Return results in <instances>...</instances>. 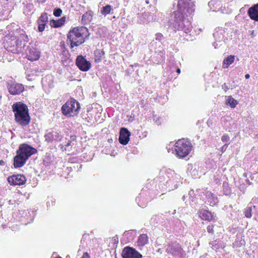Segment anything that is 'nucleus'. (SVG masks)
<instances>
[{
	"mask_svg": "<svg viewBox=\"0 0 258 258\" xmlns=\"http://www.w3.org/2000/svg\"><path fill=\"white\" fill-rule=\"evenodd\" d=\"M209 244L211 247L215 251L218 250L220 248H223V245H222V244L217 240L210 242Z\"/></svg>",
	"mask_w": 258,
	"mask_h": 258,
	"instance_id": "23",
	"label": "nucleus"
},
{
	"mask_svg": "<svg viewBox=\"0 0 258 258\" xmlns=\"http://www.w3.org/2000/svg\"><path fill=\"white\" fill-rule=\"evenodd\" d=\"M86 31V28L83 27L74 28L70 31L67 37L68 41L70 43L71 48L78 46L84 42Z\"/></svg>",
	"mask_w": 258,
	"mask_h": 258,
	"instance_id": "2",
	"label": "nucleus"
},
{
	"mask_svg": "<svg viewBox=\"0 0 258 258\" xmlns=\"http://www.w3.org/2000/svg\"><path fill=\"white\" fill-rule=\"evenodd\" d=\"M53 140L59 141H60L61 137L60 135H59V134L57 132H52Z\"/></svg>",
	"mask_w": 258,
	"mask_h": 258,
	"instance_id": "33",
	"label": "nucleus"
},
{
	"mask_svg": "<svg viewBox=\"0 0 258 258\" xmlns=\"http://www.w3.org/2000/svg\"><path fill=\"white\" fill-rule=\"evenodd\" d=\"M93 16L91 12H86L82 17V22L86 25L89 23L92 20Z\"/></svg>",
	"mask_w": 258,
	"mask_h": 258,
	"instance_id": "20",
	"label": "nucleus"
},
{
	"mask_svg": "<svg viewBox=\"0 0 258 258\" xmlns=\"http://www.w3.org/2000/svg\"><path fill=\"white\" fill-rule=\"evenodd\" d=\"M9 183L11 185H16V175H13L8 178Z\"/></svg>",
	"mask_w": 258,
	"mask_h": 258,
	"instance_id": "30",
	"label": "nucleus"
},
{
	"mask_svg": "<svg viewBox=\"0 0 258 258\" xmlns=\"http://www.w3.org/2000/svg\"><path fill=\"white\" fill-rule=\"evenodd\" d=\"M103 54V52L102 51L100 50H97L95 52V54L96 57H98L97 58H95V61L99 62L101 61V55Z\"/></svg>",
	"mask_w": 258,
	"mask_h": 258,
	"instance_id": "31",
	"label": "nucleus"
},
{
	"mask_svg": "<svg viewBox=\"0 0 258 258\" xmlns=\"http://www.w3.org/2000/svg\"><path fill=\"white\" fill-rule=\"evenodd\" d=\"M7 88L9 92L12 95L16 94V83L15 80L11 78V80H8Z\"/></svg>",
	"mask_w": 258,
	"mask_h": 258,
	"instance_id": "16",
	"label": "nucleus"
},
{
	"mask_svg": "<svg viewBox=\"0 0 258 258\" xmlns=\"http://www.w3.org/2000/svg\"><path fill=\"white\" fill-rule=\"evenodd\" d=\"M206 197L210 206H214L218 203L217 198L211 192H207Z\"/></svg>",
	"mask_w": 258,
	"mask_h": 258,
	"instance_id": "19",
	"label": "nucleus"
},
{
	"mask_svg": "<svg viewBox=\"0 0 258 258\" xmlns=\"http://www.w3.org/2000/svg\"><path fill=\"white\" fill-rule=\"evenodd\" d=\"M154 120L157 123H160V118L159 117H156V118L154 117Z\"/></svg>",
	"mask_w": 258,
	"mask_h": 258,
	"instance_id": "44",
	"label": "nucleus"
},
{
	"mask_svg": "<svg viewBox=\"0 0 258 258\" xmlns=\"http://www.w3.org/2000/svg\"><path fill=\"white\" fill-rule=\"evenodd\" d=\"M130 135L131 133L127 128H121L119 137V143L124 145H126L130 140Z\"/></svg>",
	"mask_w": 258,
	"mask_h": 258,
	"instance_id": "13",
	"label": "nucleus"
},
{
	"mask_svg": "<svg viewBox=\"0 0 258 258\" xmlns=\"http://www.w3.org/2000/svg\"><path fill=\"white\" fill-rule=\"evenodd\" d=\"M121 256L123 258H142V255L135 248L130 247H125L122 251Z\"/></svg>",
	"mask_w": 258,
	"mask_h": 258,
	"instance_id": "10",
	"label": "nucleus"
},
{
	"mask_svg": "<svg viewBox=\"0 0 258 258\" xmlns=\"http://www.w3.org/2000/svg\"><path fill=\"white\" fill-rule=\"evenodd\" d=\"M65 21H66V17H63L58 20H51L50 22V25H51V27H53L54 28L59 27L64 24Z\"/></svg>",
	"mask_w": 258,
	"mask_h": 258,
	"instance_id": "18",
	"label": "nucleus"
},
{
	"mask_svg": "<svg viewBox=\"0 0 258 258\" xmlns=\"http://www.w3.org/2000/svg\"><path fill=\"white\" fill-rule=\"evenodd\" d=\"M81 258H90V256L87 252H85Z\"/></svg>",
	"mask_w": 258,
	"mask_h": 258,
	"instance_id": "42",
	"label": "nucleus"
},
{
	"mask_svg": "<svg viewBox=\"0 0 258 258\" xmlns=\"http://www.w3.org/2000/svg\"><path fill=\"white\" fill-rule=\"evenodd\" d=\"M215 227V225H210L207 227V230L208 233L213 234L214 233Z\"/></svg>",
	"mask_w": 258,
	"mask_h": 258,
	"instance_id": "37",
	"label": "nucleus"
},
{
	"mask_svg": "<svg viewBox=\"0 0 258 258\" xmlns=\"http://www.w3.org/2000/svg\"><path fill=\"white\" fill-rule=\"evenodd\" d=\"M235 59L234 55H229L225 58L223 62V67L224 68H227L229 65L232 64Z\"/></svg>",
	"mask_w": 258,
	"mask_h": 258,
	"instance_id": "21",
	"label": "nucleus"
},
{
	"mask_svg": "<svg viewBox=\"0 0 258 258\" xmlns=\"http://www.w3.org/2000/svg\"><path fill=\"white\" fill-rule=\"evenodd\" d=\"M70 143H68V144L66 145V146H67V147H68V146L70 145Z\"/></svg>",
	"mask_w": 258,
	"mask_h": 258,
	"instance_id": "50",
	"label": "nucleus"
},
{
	"mask_svg": "<svg viewBox=\"0 0 258 258\" xmlns=\"http://www.w3.org/2000/svg\"><path fill=\"white\" fill-rule=\"evenodd\" d=\"M52 132H49L45 135V141L48 143L52 142L53 141Z\"/></svg>",
	"mask_w": 258,
	"mask_h": 258,
	"instance_id": "29",
	"label": "nucleus"
},
{
	"mask_svg": "<svg viewBox=\"0 0 258 258\" xmlns=\"http://www.w3.org/2000/svg\"><path fill=\"white\" fill-rule=\"evenodd\" d=\"M38 31L41 32L43 31L44 30L46 24L40 23H38Z\"/></svg>",
	"mask_w": 258,
	"mask_h": 258,
	"instance_id": "39",
	"label": "nucleus"
},
{
	"mask_svg": "<svg viewBox=\"0 0 258 258\" xmlns=\"http://www.w3.org/2000/svg\"><path fill=\"white\" fill-rule=\"evenodd\" d=\"M166 251L173 256L178 257L181 256L184 252L181 246L176 242L170 243L166 249Z\"/></svg>",
	"mask_w": 258,
	"mask_h": 258,
	"instance_id": "9",
	"label": "nucleus"
},
{
	"mask_svg": "<svg viewBox=\"0 0 258 258\" xmlns=\"http://www.w3.org/2000/svg\"><path fill=\"white\" fill-rule=\"evenodd\" d=\"M252 207H248L245 210V216L247 218H250L252 216Z\"/></svg>",
	"mask_w": 258,
	"mask_h": 258,
	"instance_id": "32",
	"label": "nucleus"
},
{
	"mask_svg": "<svg viewBox=\"0 0 258 258\" xmlns=\"http://www.w3.org/2000/svg\"><path fill=\"white\" fill-rule=\"evenodd\" d=\"M13 110L14 112L15 119L16 120V104H14L13 105Z\"/></svg>",
	"mask_w": 258,
	"mask_h": 258,
	"instance_id": "41",
	"label": "nucleus"
},
{
	"mask_svg": "<svg viewBox=\"0 0 258 258\" xmlns=\"http://www.w3.org/2000/svg\"><path fill=\"white\" fill-rule=\"evenodd\" d=\"M29 212H28V210L27 211L24 210L22 211H19V214L20 215V216L19 218H21V217L26 218L28 217V214Z\"/></svg>",
	"mask_w": 258,
	"mask_h": 258,
	"instance_id": "35",
	"label": "nucleus"
},
{
	"mask_svg": "<svg viewBox=\"0 0 258 258\" xmlns=\"http://www.w3.org/2000/svg\"><path fill=\"white\" fill-rule=\"evenodd\" d=\"M221 140L228 145L229 144L230 137L227 135H224L221 138Z\"/></svg>",
	"mask_w": 258,
	"mask_h": 258,
	"instance_id": "34",
	"label": "nucleus"
},
{
	"mask_svg": "<svg viewBox=\"0 0 258 258\" xmlns=\"http://www.w3.org/2000/svg\"><path fill=\"white\" fill-rule=\"evenodd\" d=\"M146 3L147 4H149V1H146Z\"/></svg>",
	"mask_w": 258,
	"mask_h": 258,
	"instance_id": "51",
	"label": "nucleus"
},
{
	"mask_svg": "<svg viewBox=\"0 0 258 258\" xmlns=\"http://www.w3.org/2000/svg\"><path fill=\"white\" fill-rule=\"evenodd\" d=\"M15 44H16V41H13L7 46V50L11 52L13 55L16 53V47L15 46Z\"/></svg>",
	"mask_w": 258,
	"mask_h": 258,
	"instance_id": "26",
	"label": "nucleus"
},
{
	"mask_svg": "<svg viewBox=\"0 0 258 258\" xmlns=\"http://www.w3.org/2000/svg\"><path fill=\"white\" fill-rule=\"evenodd\" d=\"M19 33L17 39V54L22 53L23 57L34 61L38 59L40 57V53L35 48L26 45V43L28 41V36L23 30L17 31Z\"/></svg>",
	"mask_w": 258,
	"mask_h": 258,
	"instance_id": "1",
	"label": "nucleus"
},
{
	"mask_svg": "<svg viewBox=\"0 0 258 258\" xmlns=\"http://www.w3.org/2000/svg\"><path fill=\"white\" fill-rule=\"evenodd\" d=\"M178 7L180 11L186 10L189 15L195 11V5L192 0H178Z\"/></svg>",
	"mask_w": 258,
	"mask_h": 258,
	"instance_id": "8",
	"label": "nucleus"
},
{
	"mask_svg": "<svg viewBox=\"0 0 258 258\" xmlns=\"http://www.w3.org/2000/svg\"><path fill=\"white\" fill-rule=\"evenodd\" d=\"M213 37L215 41L213 43L215 48L220 46L224 44V35H223V30L219 28L215 29V32L213 33Z\"/></svg>",
	"mask_w": 258,
	"mask_h": 258,
	"instance_id": "11",
	"label": "nucleus"
},
{
	"mask_svg": "<svg viewBox=\"0 0 258 258\" xmlns=\"http://www.w3.org/2000/svg\"><path fill=\"white\" fill-rule=\"evenodd\" d=\"M24 90V86L21 84H17V94L22 92Z\"/></svg>",
	"mask_w": 258,
	"mask_h": 258,
	"instance_id": "38",
	"label": "nucleus"
},
{
	"mask_svg": "<svg viewBox=\"0 0 258 258\" xmlns=\"http://www.w3.org/2000/svg\"><path fill=\"white\" fill-rule=\"evenodd\" d=\"M62 13V10L59 8H56L53 11V15L56 17H59Z\"/></svg>",
	"mask_w": 258,
	"mask_h": 258,
	"instance_id": "36",
	"label": "nucleus"
},
{
	"mask_svg": "<svg viewBox=\"0 0 258 258\" xmlns=\"http://www.w3.org/2000/svg\"><path fill=\"white\" fill-rule=\"evenodd\" d=\"M48 21V16L47 14L45 13H42L38 19L37 22L38 23H46Z\"/></svg>",
	"mask_w": 258,
	"mask_h": 258,
	"instance_id": "28",
	"label": "nucleus"
},
{
	"mask_svg": "<svg viewBox=\"0 0 258 258\" xmlns=\"http://www.w3.org/2000/svg\"><path fill=\"white\" fill-rule=\"evenodd\" d=\"M250 36H251V37L253 38L255 36V35L254 34V30H252L251 32V33H250Z\"/></svg>",
	"mask_w": 258,
	"mask_h": 258,
	"instance_id": "45",
	"label": "nucleus"
},
{
	"mask_svg": "<svg viewBox=\"0 0 258 258\" xmlns=\"http://www.w3.org/2000/svg\"><path fill=\"white\" fill-rule=\"evenodd\" d=\"M148 242V237L146 234H143L141 235L138 240V245L144 246Z\"/></svg>",
	"mask_w": 258,
	"mask_h": 258,
	"instance_id": "22",
	"label": "nucleus"
},
{
	"mask_svg": "<svg viewBox=\"0 0 258 258\" xmlns=\"http://www.w3.org/2000/svg\"><path fill=\"white\" fill-rule=\"evenodd\" d=\"M212 3V1L211 2H209V4H211Z\"/></svg>",
	"mask_w": 258,
	"mask_h": 258,
	"instance_id": "53",
	"label": "nucleus"
},
{
	"mask_svg": "<svg viewBox=\"0 0 258 258\" xmlns=\"http://www.w3.org/2000/svg\"><path fill=\"white\" fill-rule=\"evenodd\" d=\"M80 109V105L78 102L75 99L68 101L61 107V111L63 115L68 116H74L76 115Z\"/></svg>",
	"mask_w": 258,
	"mask_h": 258,
	"instance_id": "6",
	"label": "nucleus"
},
{
	"mask_svg": "<svg viewBox=\"0 0 258 258\" xmlns=\"http://www.w3.org/2000/svg\"><path fill=\"white\" fill-rule=\"evenodd\" d=\"M155 36H156V39L157 40H159V41H161L163 37V35H162V34H161L160 33H157L155 35Z\"/></svg>",
	"mask_w": 258,
	"mask_h": 258,
	"instance_id": "40",
	"label": "nucleus"
},
{
	"mask_svg": "<svg viewBox=\"0 0 258 258\" xmlns=\"http://www.w3.org/2000/svg\"><path fill=\"white\" fill-rule=\"evenodd\" d=\"M227 147V144H225L222 147V150H225L226 149Z\"/></svg>",
	"mask_w": 258,
	"mask_h": 258,
	"instance_id": "46",
	"label": "nucleus"
},
{
	"mask_svg": "<svg viewBox=\"0 0 258 258\" xmlns=\"http://www.w3.org/2000/svg\"><path fill=\"white\" fill-rule=\"evenodd\" d=\"M247 14L251 20L258 22V3L248 9Z\"/></svg>",
	"mask_w": 258,
	"mask_h": 258,
	"instance_id": "14",
	"label": "nucleus"
},
{
	"mask_svg": "<svg viewBox=\"0 0 258 258\" xmlns=\"http://www.w3.org/2000/svg\"><path fill=\"white\" fill-rule=\"evenodd\" d=\"M76 62L78 67L82 71H87L91 67L90 62L82 55L77 57Z\"/></svg>",
	"mask_w": 258,
	"mask_h": 258,
	"instance_id": "12",
	"label": "nucleus"
},
{
	"mask_svg": "<svg viewBox=\"0 0 258 258\" xmlns=\"http://www.w3.org/2000/svg\"><path fill=\"white\" fill-rule=\"evenodd\" d=\"M113 9L110 5H107L103 7L101 10V13L102 15L106 16L108 14L113 13Z\"/></svg>",
	"mask_w": 258,
	"mask_h": 258,
	"instance_id": "25",
	"label": "nucleus"
},
{
	"mask_svg": "<svg viewBox=\"0 0 258 258\" xmlns=\"http://www.w3.org/2000/svg\"><path fill=\"white\" fill-rule=\"evenodd\" d=\"M249 77H250V75H249V74H246V75H245V78L246 79H249Z\"/></svg>",
	"mask_w": 258,
	"mask_h": 258,
	"instance_id": "48",
	"label": "nucleus"
},
{
	"mask_svg": "<svg viewBox=\"0 0 258 258\" xmlns=\"http://www.w3.org/2000/svg\"><path fill=\"white\" fill-rule=\"evenodd\" d=\"M13 160H14L13 165L15 168H16V156L14 157Z\"/></svg>",
	"mask_w": 258,
	"mask_h": 258,
	"instance_id": "43",
	"label": "nucleus"
},
{
	"mask_svg": "<svg viewBox=\"0 0 258 258\" xmlns=\"http://www.w3.org/2000/svg\"><path fill=\"white\" fill-rule=\"evenodd\" d=\"M55 258H62V257H61L60 256H57V257H56Z\"/></svg>",
	"mask_w": 258,
	"mask_h": 258,
	"instance_id": "52",
	"label": "nucleus"
},
{
	"mask_svg": "<svg viewBox=\"0 0 258 258\" xmlns=\"http://www.w3.org/2000/svg\"><path fill=\"white\" fill-rule=\"evenodd\" d=\"M171 19L169 21V26L179 30L181 29V24L182 22L183 18L181 13L179 12H174L171 16Z\"/></svg>",
	"mask_w": 258,
	"mask_h": 258,
	"instance_id": "7",
	"label": "nucleus"
},
{
	"mask_svg": "<svg viewBox=\"0 0 258 258\" xmlns=\"http://www.w3.org/2000/svg\"><path fill=\"white\" fill-rule=\"evenodd\" d=\"M181 29L179 30H182L186 33L189 32L192 29V25L190 20L184 18L181 24Z\"/></svg>",
	"mask_w": 258,
	"mask_h": 258,
	"instance_id": "15",
	"label": "nucleus"
},
{
	"mask_svg": "<svg viewBox=\"0 0 258 258\" xmlns=\"http://www.w3.org/2000/svg\"><path fill=\"white\" fill-rule=\"evenodd\" d=\"M180 69L179 68H178L177 70H176V72L178 73V74H180Z\"/></svg>",
	"mask_w": 258,
	"mask_h": 258,
	"instance_id": "49",
	"label": "nucleus"
},
{
	"mask_svg": "<svg viewBox=\"0 0 258 258\" xmlns=\"http://www.w3.org/2000/svg\"><path fill=\"white\" fill-rule=\"evenodd\" d=\"M4 164H5L4 161H3V160H1L0 161V165H4Z\"/></svg>",
	"mask_w": 258,
	"mask_h": 258,
	"instance_id": "47",
	"label": "nucleus"
},
{
	"mask_svg": "<svg viewBox=\"0 0 258 258\" xmlns=\"http://www.w3.org/2000/svg\"><path fill=\"white\" fill-rule=\"evenodd\" d=\"M227 99L226 100V104L230 106L231 108H234L236 107L237 102L232 96H229L226 97Z\"/></svg>",
	"mask_w": 258,
	"mask_h": 258,
	"instance_id": "24",
	"label": "nucleus"
},
{
	"mask_svg": "<svg viewBox=\"0 0 258 258\" xmlns=\"http://www.w3.org/2000/svg\"><path fill=\"white\" fill-rule=\"evenodd\" d=\"M199 214V216L203 220L210 221L213 219V214L209 211L201 210Z\"/></svg>",
	"mask_w": 258,
	"mask_h": 258,
	"instance_id": "17",
	"label": "nucleus"
},
{
	"mask_svg": "<svg viewBox=\"0 0 258 258\" xmlns=\"http://www.w3.org/2000/svg\"><path fill=\"white\" fill-rule=\"evenodd\" d=\"M26 178L24 175L17 174V185H23L25 183Z\"/></svg>",
	"mask_w": 258,
	"mask_h": 258,
	"instance_id": "27",
	"label": "nucleus"
},
{
	"mask_svg": "<svg viewBox=\"0 0 258 258\" xmlns=\"http://www.w3.org/2000/svg\"><path fill=\"white\" fill-rule=\"evenodd\" d=\"M192 150L191 143L184 139L178 140L175 144L176 155L179 158L187 156Z\"/></svg>",
	"mask_w": 258,
	"mask_h": 258,
	"instance_id": "5",
	"label": "nucleus"
},
{
	"mask_svg": "<svg viewBox=\"0 0 258 258\" xmlns=\"http://www.w3.org/2000/svg\"><path fill=\"white\" fill-rule=\"evenodd\" d=\"M30 120L27 106L22 102H17V123L26 126L29 124Z\"/></svg>",
	"mask_w": 258,
	"mask_h": 258,
	"instance_id": "4",
	"label": "nucleus"
},
{
	"mask_svg": "<svg viewBox=\"0 0 258 258\" xmlns=\"http://www.w3.org/2000/svg\"><path fill=\"white\" fill-rule=\"evenodd\" d=\"M36 152L35 148L27 144L21 145L17 150V168L24 166L28 158Z\"/></svg>",
	"mask_w": 258,
	"mask_h": 258,
	"instance_id": "3",
	"label": "nucleus"
}]
</instances>
